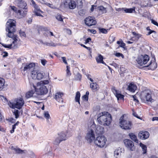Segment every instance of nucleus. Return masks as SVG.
Returning a JSON list of instances; mask_svg holds the SVG:
<instances>
[{
    "instance_id": "f257e3e1",
    "label": "nucleus",
    "mask_w": 158,
    "mask_h": 158,
    "mask_svg": "<svg viewBox=\"0 0 158 158\" xmlns=\"http://www.w3.org/2000/svg\"><path fill=\"white\" fill-rule=\"evenodd\" d=\"M85 138L89 143L94 140L95 144L100 148L103 147L107 141L106 138L104 135L99 136L95 139L94 131L92 129L89 131Z\"/></svg>"
},
{
    "instance_id": "f03ea898",
    "label": "nucleus",
    "mask_w": 158,
    "mask_h": 158,
    "mask_svg": "<svg viewBox=\"0 0 158 158\" xmlns=\"http://www.w3.org/2000/svg\"><path fill=\"white\" fill-rule=\"evenodd\" d=\"M49 81L48 80L41 81L37 83L36 86L32 84L33 87L35 90L36 94L39 95L46 94L48 92V89L45 85L48 84Z\"/></svg>"
},
{
    "instance_id": "7ed1b4c3",
    "label": "nucleus",
    "mask_w": 158,
    "mask_h": 158,
    "mask_svg": "<svg viewBox=\"0 0 158 158\" xmlns=\"http://www.w3.org/2000/svg\"><path fill=\"white\" fill-rule=\"evenodd\" d=\"M97 118L99 124L109 126L111 123L112 119L111 115L107 112H104L100 114Z\"/></svg>"
},
{
    "instance_id": "20e7f679",
    "label": "nucleus",
    "mask_w": 158,
    "mask_h": 158,
    "mask_svg": "<svg viewBox=\"0 0 158 158\" xmlns=\"http://www.w3.org/2000/svg\"><path fill=\"white\" fill-rule=\"evenodd\" d=\"M16 22L13 19H9L6 23L7 27L6 28V31L8 32L7 36L13 39V37H16L17 39V35H14V33L16 31Z\"/></svg>"
},
{
    "instance_id": "39448f33",
    "label": "nucleus",
    "mask_w": 158,
    "mask_h": 158,
    "mask_svg": "<svg viewBox=\"0 0 158 158\" xmlns=\"http://www.w3.org/2000/svg\"><path fill=\"white\" fill-rule=\"evenodd\" d=\"M120 126L121 127L125 130H129L131 128V122L124 118L123 115L119 119Z\"/></svg>"
},
{
    "instance_id": "423d86ee",
    "label": "nucleus",
    "mask_w": 158,
    "mask_h": 158,
    "mask_svg": "<svg viewBox=\"0 0 158 158\" xmlns=\"http://www.w3.org/2000/svg\"><path fill=\"white\" fill-rule=\"evenodd\" d=\"M24 104V101L21 98L17 99L15 102L9 101L8 102V105L11 108L15 109L17 108L20 109Z\"/></svg>"
},
{
    "instance_id": "0eeeda50",
    "label": "nucleus",
    "mask_w": 158,
    "mask_h": 158,
    "mask_svg": "<svg viewBox=\"0 0 158 158\" xmlns=\"http://www.w3.org/2000/svg\"><path fill=\"white\" fill-rule=\"evenodd\" d=\"M140 98L143 101H151L152 100L151 91L147 89L142 91L140 94Z\"/></svg>"
},
{
    "instance_id": "6e6552de",
    "label": "nucleus",
    "mask_w": 158,
    "mask_h": 158,
    "mask_svg": "<svg viewBox=\"0 0 158 158\" xmlns=\"http://www.w3.org/2000/svg\"><path fill=\"white\" fill-rule=\"evenodd\" d=\"M31 77L33 79H37L40 80L44 77L45 73L43 72H41L36 69H33L31 72Z\"/></svg>"
},
{
    "instance_id": "1a4fd4ad",
    "label": "nucleus",
    "mask_w": 158,
    "mask_h": 158,
    "mask_svg": "<svg viewBox=\"0 0 158 158\" xmlns=\"http://www.w3.org/2000/svg\"><path fill=\"white\" fill-rule=\"evenodd\" d=\"M149 60V57L147 55L139 56L136 61L137 63L142 66L146 64Z\"/></svg>"
},
{
    "instance_id": "9d476101",
    "label": "nucleus",
    "mask_w": 158,
    "mask_h": 158,
    "mask_svg": "<svg viewBox=\"0 0 158 158\" xmlns=\"http://www.w3.org/2000/svg\"><path fill=\"white\" fill-rule=\"evenodd\" d=\"M77 3L75 1L72 0H66L64 3V6L70 9H73L77 6Z\"/></svg>"
},
{
    "instance_id": "9b49d317",
    "label": "nucleus",
    "mask_w": 158,
    "mask_h": 158,
    "mask_svg": "<svg viewBox=\"0 0 158 158\" xmlns=\"http://www.w3.org/2000/svg\"><path fill=\"white\" fill-rule=\"evenodd\" d=\"M10 7L12 10H13L15 13L19 14V15L23 17H24L26 15L27 12V7L26 6H25V7L22 10H17V8L14 6H11Z\"/></svg>"
},
{
    "instance_id": "f8f14e48",
    "label": "nucleus",
    "mask_w": 158,
    "mask_h": 158,
    "mask_svg": "<svg viewBox=\"0 0 158 158\" xmlns=\"http://www.w3.org/2000/svg\"><path fill=\"white\" fill-rule=\"evenodd\" d=\"M16 37H13L12 40L13 41L12 43L6 45V44H2V45L5 48H8L9 49L14 48L15 49L17 48V39H16Z\"/></svg>"
},
{
    "instance_id": "ddd939ff",
    "label": "nucleus",
    "mask_w": 158,
    "mask_h": 158,
    "mask_svg": "<svg viewBox=\"0 0 158 158\" xmlns=\"http://www.w3.org/2000/svg\"><path fill=\"white\" fill-rule=\"evenodd\" d=\"M124 144L127 148L130 151L135 150V147L133 142L130 139H126L124 141Z\"/></svg>"
},
{
    "instance_id": "4468645a",
    "label": "nucleus",
    "mask_w": 158,
    "mask_h": 158,
    "mask_svg": "<svg viewBox=\"0 0 158 158\" xmlns=\"http://www.w3.org/2000/svg\"><path fill=\"white\" fill-rule=\"evenodd\" d=\"M92 17H88L85 19V24L88 26H90L93 25H95L97 22Z\"/></svg>"
},
{
    "instance_id": "2eb2a0df",
    "label": "nucleus",
    "mask_w": 158,
    "mask_h": 158,
    "mask_svg": "<svg viewBox=\"0 0 158 158\" xmlns=\"http://www.w3.org/2000/svg\"><path fill=\"white\" fill-rule=\"evenodd\" d=\"M156 59L154 56L153 57V59L151 60L149 64L145 66V67H149V68L152 70H154L157 68V64L155 62Z\"/></svg>"
},
{
    "instance_id": "dca6fc26",
    "label": "nucleus",
    "mask_w": 158,
    "mask_h": 158,
    "mask_svg": "<svg viewBox=\"0 0 158 158\" xmlns=\"http://www.w3.org/2000/svg\"><path fill=\"white\" fill-rule=\"evenodd\" d=\"M149 136V132L147 131H141L138 134L139 137L143 140L146 139H148Z\"/></svg>"
},
{
    "instance_id": "f3484780",
    "label": "nucleus",
    "mask_w": 158,
    "mask_h": 158,
    "mask_svg": "<svg viewBox=\"0 0 158 158\" xmlns=\"http://www.w3.org/2000/svg\"><path fill=\"white\" fill-rule=\"evenodd\" d=\"M111 90L117 98L118 100H121L123 98L124 96L118 93V91L117 90L114 86L112 87Z\"/></svg>"
},
{
    "instance_id": "a211bd4d",
    "label": "nucleus",
    "mask_w": 158,
    "mask_h": 158,
    "mask_svg": "<svg viewBox=\"0 0 158 158\" xmlns=\"http://www.w3.org/2000/svg\"><path fill=\"white\" fill-rule=\"evenodd\" d=\"M35 65V64L34 63H30L28 64H27L24 67L23 70L24 71L31 70V72L33 69H35V68H34Z\"/></svg>"
},
{
    "instance_id": "6ab92c4d",
    "label": "nucleus",
    "mask_w": 158,
    "mask_h": 158,
    "mask_svg": "<svg viewBox=\"0 0 158 158\" xmlns=\"http://www.w3.org/2000/svg\"><path fill=\"white\" fill-rule=\"evenodd\" d=\"M32 84H33L30 83V87L31 90L27 93L26 97L27 98H29L33 96L35 93V90L32 88L33 87Z\"/></svg>"
},
{
    "instance_id": "aec40b11",
    "label": "nucleus",
    "mask_w": 158,
    "mask_h": 158,
    "mask_svg": "<svg viewBox=\"0 0 158 158\" xmlns=\"http://www.w3.org/2000/svg\"><path fill=\"white\" fill-rule=\"evenodd\" d=\"M63 95V93L59 92L56 93L55 95V99L58 102L62 103L63 102V99L62 97Z\"/></svg>"
},
{
    "instance_id": "412c9836",
    "label": "nucleus",
    "mask_w": 158,
    "mask_h": 158,
    "mask_svg": "<svg viewBox=\"0 0 158 158\" xmlns=\"http://www.w3.org/2000/svg\"><path fill=\"white\" fill-rule=\"evenodd\" d=\"M103 56L100 54H98V56L96 57V59L98 63H102L106 65V64L103 61Z\"/></svg>"
},
{
    "instance_id": "4be33fe9",
    "label": "nucleus",
    "mask_w": 158,
    "mask_h": 158,
    "mask_svg": "<svg viewBox=\"0 0 158 158\" xmlns=\"http://www.w3.org/2000/svg\"><path fill=\"white\" fill-rule=\"evenodd\" d=\"M58 137L62 141H65L67 139L66 135L64 132H62L58 134Z\"/></svg>"
},
{
    "instance_id": "5701e85b",
    "label": "nucleus",
    "mask_w": 158,
    "mask_h": 158,
    "mask_svg": "<svg viewBox=\"0 0 158 158\" xmlns=\"http://www.w3.org/2000/svg\"><path fill=\"white\" fill-rule=\"evenodd\" d=\"M136 88L137 87L136 85L131 83H130L128 87V90L130 91L133 92H135L136 89Z\"/></svg>"
},
{
    "instance_id": "b1692460",
    "label": "nucleus",
    "mask_w": 158,
    "mask_h": 158,
    "mask_svg": "<svg viewBox=\"0 0 158 158\" xmlns=\"http://www.w3.org/2000/svg\"><path fill=\"white\" fill-rule=\"evenodd\" d=\"M129 136L133 141L137 143H138L139 141L137 139L136 136L134 134L132 133H130L129 134Z\"/></svg>"
},
{
    "instance_id": "393cba45",
    "label": "nucleus",
    "mask_w": 158,
    "mask_h": 158,
    "mask_svg": "<svg viewBox=\"0 0 158 158\" xmlns=\"http://www.w3.org/2000/svg\"><path fill=\"white\" fill-rule=\"evenodd\" d=\"M31 5L32 6L35 8L34 11H39L40 12L42 13L43 12L40 10V8L36 5L35 2L33 0H31Z\"/></svg>"
},
{
    "instance_id": "a878e982",
    "label": "nucleus",
    "mask_w": 158,
    "mask_h": 158,
    "mask_svg": "<svg viewBox=\"0 0 158 158\" xmlns=\"http://www.w3.org/2000/svg\"><path fill=\"white\" fill-rule=\"evenodd\" d=\"M11 149L13 150L15 152V153L22 154L23 152V150L19 148H15L13 146H12Z\"/></svg>"
},
{
    "instance_id": "bb28decb",
    "label": "nucleus",
    "mask_w": 158,
    "mask_h": 158,
    "mask_svg": "<svg viewBox=\"0 0 158 158\" xmlns=\"http://www.w3.org/2000/svg\"><path fill=\"white\" fill-rule=\"evenodd\" d=\"M104 128L102 126H97L96 128V133L98 134H102L103 132Z\"/></svg>"
},
{
    "instance_id": "cd10ccee",
    "label": "nucleus",
    "mask_w": 158,
    "mask_h": 158,
    "mask_svg": "<svg viewBox=\"0 0 158 158\" xmlns=\"http://www.w3.org/2000/svg\"><path fill=\"white\" fill-rule=\"evenodd\" d=\"M98 9L99 11V12H101L102 14L106 13L107 11L106 8L102 6H98Z\"/></svg>"
},
{
    "instance_id": "c85d7f7f",
    "label": "nucleus",
    "mask_w": 158,
    "mask_h": 158,
    "mask_svg": "<svg viewBox=\"0 0 158 158\" xmlns=\"http://www.w3.org/2000/svg\"><path fill=\"white\" fill-rule=\"evenodd\" d=\"M121 149H118L116 150L114 152V156L115 157L117 158L118 157H120L121 155L122 151Z\"/></svg>"
},
{
    "instance_id": "c756f323",
    "label": "nucleus",
    "mask_w": 158,
    "mask_h": 158,
    "mask_svg": "<svg viewBox=\"0 0 158 158\" xmlns=\"http://www.w3.org/2000/svg\"><path fill=\"white\" fill-rule=\"evenodd\" d=\"M98 85L96 82H92L90 84V87L93 90L96 91L98 90Z\"/></svg>"
},
{
    "instance_id": "7c9ffc66",
    "label": "nucleus",
    "mask_w": 158,
    "mask_h": 158,
    "mask_svg": "<svg viewBox=\"0 0 158 158\" xmlns=\"http://www.w3.org/2000/svg\"><path fill=\"white\" fill-rule=\"evenodd\" d=\"M81 96L80 93L79 91H77L76 92V96L75 98V101L76 102H78V104L80 106V99Z\"/></svg>"
},
{
    "instance_id": "2f4dec72",
    "label": "nucleus",
    "mask_w": 158,
    "mask_h": 158,
    "mask_svg": "<svg viewBox=\"0 0 158 158\" xmlns=\"http://www.w3.org/2000/svg\"><path fill=\"white\" fill-rule=\"evenodd\" d=\"M5 80L0 78V91L2 90L5 87Z\"/></svg>"
},
{
    "instance_id": "473e14b6",
    "label": "nucleus",
    "mask_w": 158,
    "mask_h": 158,
    "mask_svg": "<svg viewBox=\"0 0 158 158\" xmlns=\"http://www.w3.org/2000/svg\"><path fill=\"white\" fill-rule=\"evenodd\" d=\"M44 44L49 47H56L57 45V43H54L52 41H51L50 43L46 42L44 43Z\"/></svg>"
},
{
    "instance_id": "72a5a7b5",
    "label": "nucleus",
    "mask_w": 158,
    "mask_h": 158,
    "mask_svg": "<svg viewBox=\"0 0 158 158\" xmlns=\"http://www.w3.org/2000/svg\"><path fill=\"white\" fill-rule=\"evenodd\" d=\"M140 146L141 147L142 149V151H143V154H145L147 152V148L146 146L144 144L140 143Z\"/></svg>"
},
{
    "instance_id": "f704fd0d",
    "label": "nucleus",
    "mask_w": 158,
    "mask_h": 158,
    "mask_svg": "<svg viewBox=\"0 0 158 158\" xmlns=\"http://www.w3.org/2000/svg\"><path fill=\"white\" fill-rule=\"evenodd\" d=\"M124 11L126 13H132L133 11H135V10L133 8H124Z\"/></svg>"
},
{
    "instance_id": "c9c22d12",
    "label": "nucleus",
    "mask_w": 158,
    "mask_h": 158,
    "mask_svg": "<svg viewBox=\"0 0 158 158\" xmlns=\"http://www.w3.org/2000/svg\"><path fill=\"white\" fill-rule=\"evenodd\" d=\"M147 30L149 31L147 34V35H149L152 33H154V36H155L156 34V31L150 29L149 27H148L147 28Z\"/></svg>"
},
{
    "instance_id": "e433bc0d",
    "label": "nucleus",
    "mask_w": 158,
    "mask_h": 158,
    "mask_svg": "<svg viewBox=\"0 0 158 158\" xmlns=\"http://www.w3.org/2000/svg\"><path fill=\"white\" fill-rule=\"evenodd\" d=\"M100 32L104 34H106L107 33L108 31L109 30L108 29H106L104 28H98Z\"/></svg>"
},
{
    "instance_id": "4c0bfd02",
    "label": "nucleus",
    "mask_w": 158,
    "mask_h": 158,
    "mask_svg": "<svg viewBox=\"0 0 158 158\" xmlns=\"http://www.w3.org/2000/svg\"><path fill=\"white\" fill-rule=\"evenodd\" d=\"M55 17L56 19L60 21H63V19L60 14H57L55 16Z\"/></svg>"
},
{
    "instance_id": "58836bf2",
    "label": "nucleus",
    "mask_w": 158,
    "mask_h": 158,
    "mask_svg": "<svg viewBox=\"0 0 158 158\" xmlns=\"http://www.w3.org/2000/svg\"><path fill=\"white\" fill-rule=\"evenodd\" d=\"M44 117L46 118L47 121H48V119L50 118V115L48 111H45L44 113Z\"/></svg>"
},
{
    "instance_id": "ea45409f",
    "label": "nucleus",
    "mask_w": 158,
    "mask_h": 158,
    "mask_svg": "<svg viewBox=\"0 0 158 158\" xmlns=\"http://www.w3.org/2000/svg\"><path fill=\"white\" fill-rule=\"evenodd\" d=\"M62 141L57 137L54 141V144L56 145H58Z\"/></svg>"
},
{
    "instance_id": "a19ab883",
    "label": "nucleus",
    "mask_w": 158,
    "mask_h": 158,
    "mask_svg": "<svg viewBox=\"0 0 158 158\" xmlns=\"http://www.w3.org/2000/svg\"><path fill=\"white\" fill-rule=\"evenodd\" d=\"M14 115L15 116V118H18L19 116V111L17 110H15L13 112Z\"/></svg>"
},
{
    "instance_id": "79ce46f5",
    "label": "nucleus",
    "mask_w": 158,
    "mask_h": 158,
    "mask_svg": "<svg viewBox=\"0 0 158 158\" xmlns=\"http://www.w3.org/2000/svg\"><path fill=\"white\" fill-rule=\"evenodd\" d=\"M85 11L83 10H81L78 11L79 15L81 16H83L85 14Z\"/></svg>"
},
{
    "instance_id": "37998d69",
    "label": "nucleus",
    "mask_w": 158,
    "mask_h": 158,
    "mask_svg": "<svg viewBox=\"0 0 158 158\" xmlns=\"http://www.w3.org/2000/svg\"><path fill=\"white\" fill-rule=\"evenodd\" d=\"M44 4L51 8L55 9L56 8L52 4L46 2H45Z\"/></svg>"
},
{
    "instance_id": "c03bdc74",
    "label": "nucleus",
    "mask_w": 158,
    "mask_h": 158,
    "mask_svg": "<svg viewBox=\"0 0 158 158\" xmlns=\"http://www.w3.org/2000/svg\"><path fill=\"white\" fill-rule=\"evenodd\" d=\"M115 56L118 57H119L121 56L122 58H124V55L121 53L119 52H117L115 54Z\"/></svg>"
},
{
    "instance_id": "a18cd8bd",
    "label": "nucleus",
    "mask_w": 158,
    "mask_h": 158,
    "mask_svg": "<svg viewBox=\"0 0 158 158\" xmlns=\"http://www.w3.org/2000/svg\"><path fill=\"white\" fill-rule=\"evenodd\" d=\"M70 68L68 66H67L66 73L67 76H70L71 75L70 72L69 70Z\"/></svg>"
},
{
    "instance_id": "49530a36",
    "label": "nucleus",
    "mask_w": 158,
    "mask_h": 158,
    "mask_svg": "<svg viewBox=\"0 0 158 158\" xmlns=\"http://www.w3.org/2000/svg\"><path fill=\"white\" fill-rule=\"evenodd\" d=\"M81 77V75L80 73H77L76 75V79L77 80H80Z\"/></svg>"
},
{
    "instance_id": "de8ad7c7",
    "label": "nucleus",
    "mask_w": 158,
    "mask_h": 158,
    "mask_svg": "<svg viewBox=\"0 0 158 158\" xmlns=\"http://www.w3.org/2000/svg\"><path fill=\"white\" fill-rule=\"evenodd\" d=\"M46 29H47V28H46L45 27H43L40 26L39 28L38 32H39L40 30L42 31H45L46 30Z\"/></svg>"
},
{
    "instance_id": "09e8293b",
    "label": "nucleus",
    "mask_w": 158,
    "mask_h": 158,
    "mask_svg": "<svg viewBox=\"0 0 158 158\" xmlns=\"http://www.w3.org/2000/svg\"><path fill=\"white\" fill-rule=\"evenodd\" d=\"M39 11H34V12L35 14V15L38 16H41L42 17H43V16L42 15L40 12Z\"/></svg>"
},
{
    "instance_id": "8fccbe9b",
    "label": "nucleus",
    "mask_w": 158,
    "mask_h": 158,
    "mask_svg": "<svg viewBox=\"0 0 158 158\" xmlns=\"http://www.w3.org/2000/svg\"><path fill=\"white\" fill-rule=\"evenodd\" d=\"M151 23L152 24H154V25L157 26L158 27V23L156 21L154 20L153 19H151Z\"/></svg>"
},
{
    "instance_id": "3c124183",
    "label": "nucleus",
    "mask_w": 158,
    "mask_h": 158,
    "mask_svg": "<svg viewBox=\"0 0 158 158\" xmlns=\"http://www.w3.org/2000/svg\"><path fill=\"white\" fill-rule=\"evenodd\" d=\"M47 62V61L45 59H42L41 60V63L44 66H45Z\"/></svg>"
},
{
    "instance_id": "603ef678",
    "label": "nucleus",
    "mask_w": 158,
    "mask_h": 158,
    "mask_svg": "<svg viewBox=\"0 0 158 158\" xmlns=\"http://www.w3.org/2000/svg\"><path fill=\"white\" fill-rule=\"evenodd\" d=\"M19 34H20V35L21 36H23V37H25L26 36V34L23 31H21V30L19 32Z\"/></svg>"
},
{
    "instance_id": "864d4df0",
    "label": "nucleus",
    "mask_w": 158,
    "mask_h": 158,
    "mask_svg": "<svg viewBox=\"0 0 158 158\" xmlns=\"http://www.w3.org/2000/svg\"><path fill=\"white\" fill-rule=\"evenodd\" d=\"M88 31L90 32L91 33L93 34H95L96 33V31L94 29H88Z\"/></svg>"
},
{
    "instance_id": "5fc2aeb1",
    "label": "nucleus",
    "mask_w": 158,
    "mask_h": 158,
    "mask_svg": "<svg viewBox=\"0 0 158 158\" xmlns=\"http://www.w3.org/2000/svg\"><path fill=\"white\" fill-rule=\"evenodd\" d=\"M82 98L84 99L86 101H87L88 100V96H87L85 95H84L82 97Z\"/></svg>"
},
{
    "instance_id": "6e6d98bb",
    "label": "nucleus",
    "mask_w": 158,
    "mask_h": 158,
    "mask_svg": "<svg viewBox=\"0 0 158 158\" xmlns=\"http://www.w3.org/2000/svg\"><path fill=\"white\" fill-rule=\"evenodd\" d=\"M61 58L63 62L66 64H67V63L66 61V58L65 57H62Z\"/></svg>"
},
{
    "instance_id": "4d7b16f0",
    "label": "nucleus",
    "mask_w": 158,
    "mask_h": 158,
    "mask_svg": "<svg viewBox=\"0 0 158 158\" xmlns=\"http://www.w3.org/2000/svg\"><path fill=\"white\" fill-rule=\"evenodd\" d=\"M124 8H117L116 9V10L118 11L119 12L120 11H124Z\"/></svg>"
},
{
    "instance_id": "13d9d810",
    "label": "nucleus",
    "mask_w": 158,
    "mask_h": 158,
    "mask_svg": "<svg viewBox=\"0 0 158 158\" xmlns=\"http://www.w3.org/2000/svg\"><path fill=\"white\" fill-rule=\"evenodd\" d=\"M125 46V44L123 42H121V44L119 45V46L121 47L124 48V46Z\"/></svg>"
},
{
    "instance_id": "bf43d9fd",
    "label": "nucleus",
    "mask_w": 158,
    "mask_h": 158,
    "mask_svg": "<svg viewBox=\"0 0 158 158\" xmlns=\"http://www.w3.org/2000/svg\"><path fill=\"white\" fill-rule=\"evenodd\" d=\"M133 114L134 116L136 117L137 118H140V117L138 116V115L136 113L134 112L133 111Z\"/></svg>"
},
{
    "instance_id": "052dcab7",
    "label": "nucleus",
    "mask_w": 158,
    "mask_h": 158,
    "mask_svg": "<svg viewBox=\"0 0 158 158\" xmlns=\"http://www.w3.org/2000/svg\"><path fill=\"white\" fill-rule=\"evenodd\" d=\"M134 100L136 102H139L138 100L137 99V97L135 96H133Z\"/></svg>"
},
{
    "instance_id": "680f3d73",
    "label": "nucleus",
    "mask_w": 158,
    "mask_h": 158,
    "mask_svg": "<svg viewBox=\"0 0 158 158\" xmlns=\"http://www.w3.org/2000/svg\"><path fill=\"white\" fill-rule=\"evenodd\" d=\"M81 45L83 47L86 48L89 50H91L90 48V47H87L85 45L83 44H81Z\"/></svg>"
},
{
    "instance_id": "e2e57ef3",
    "label": "nucleus",
    "mask_w": 158,
    "mask_h": 158,
    "mask_svg": "<svg viewBox=\"0 0 158 158\" xmlns=\"http://www.w3.org/2000/svg\"><path fill=\"white\" fill-rule=\"evenodd\" d=\"M3 53L4 54L2 56L3 57H6V56H8V54L7 52H4Z\"/></svg>"
},
{
    "instance_id": "0e129e2a",
    "label": "nucleus",
    "mask_w": 158,
    "mask_h": 158,
    "mask_svg": "<svg viewBox=\"0 0 158 158\" xmlns=\"http://www.w3.org/2000/svg\"><path fill=\"white\" fill-rule=\"evenodd\" d=\"M111 64V65H113V66H114L115 68H117V67H118V65L117 64H116L115 63H113L112 64Z\"/></svg>"
},
{
    "instance_id": "69168bd1",
    "label": "nucleus",
    "mask_w": 158,
    "mask_h": 158,
    "mask_svg": "<svg viewBox=\"0 0 158 158\" xmlns=\"http://www.w3.org/2000/svg\"><path fill=\"white\" fill-rule=\"evenodd\" d=\"M91 40V38H87L85 40V44L88 43Z\"/></svg>"
},
{
    "instance_id": "338daca9",
    "label": "nucleus",
    "mask_w": 158,
    "mask_h": 158,
    "mask_svg": "<svg viewBox=\"0 0 158 158\" xmlns=\"http://www.w3.org/2000/svg\"><path fill=\"white\" fill-rule=\"evenodd\" d=\"M152 121L155 120H157L158 121V117H154L152 118Z\"/></svg>"
},
{
    "instance_id": "774afa93",
    "label": "nucleus",
    "mask_w": 158,
    "mask_h": 158,
    "mask_svg": "<svg viewBox=\"0 0 158 158\" xmlns=\"http://www.w3.org/2000/svg\"><path fill=\"white\" fill-rule=\"evenodd\" d=\"M96 6H94V5H92V7L91 8V10L92 11H93V10H94V7H96Z\"/></svg>"
}]
</instances>
